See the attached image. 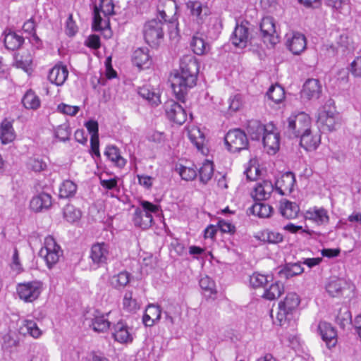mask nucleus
Returning a JSON list of instances; mask_svg holds the SVG:
<instances>
[{
	"label": "nucleus",
	"instance_id": "nucleus-62",
	"mask_svg": "<svg viewBox=\"0 0 361 361\" xmlns=\"http://www.w3.org/2000/svg\"><path fill=\"white\" fill-rule=\"evenodd\" d=\"M283 229L286 231H288V232H290L291 233H297L298 232H300V233H305L309 235H312L314 232L313 231L310 230V229H304L302 228V226H297L292 223H289L287 225H286L283 227Z\"/></svg>",
	"mask_w": 361,
	"mask_h": 361
},
{
	"label": "nucleus",
	"instance_id": "nucleus-22",
	"mask_svg": "<svg viewBox=\"0 0 361 361\" xmlns=\"http://www.w3.org/2000/svg\"><path fill=\"white\" fill-rule=\"evenodd\" d=\"M68 76V71L66 66L58 63L52 67L48 73L49 81L56 85L61 86L64 84Z\"/></svg>",
	"mask_w": 361,
	"mask_h": 361
},
{
	"label": "nucleus",
	"instance_id": "nucleus-46",
	"mask_svg": "<svg viewBox=\"0 0 361 361\" xmlns=\"http://www.w3.org/2000/svg\"><path fill=\"white\" fill-rule=\"evenodd\" d=\"M304 269L298 263L286 264L279 271L281 277L289 279L299 275L303 272Z\"/></svg>",
	"mask_w": 361,
	"mask_h": 361
},
{
	"label": "nucleus",
	"instance_id": "nucleus-59",
	"mask_svg": "<svg viewBox=\"0 0 361 361\" xmlns=\"http://www.w3.org/2000/svg\"><path fill=\"white\" fill-rule=\"evenodd\" d=\"M66 33L69 37L74 36L78 30L75 22L73 20V14H69L66 22Z\"/></svg>",
	"mask_w": 361,
	"mask_h": 361
},
{
	"label": "nucleus",
	"instance_id": "nucleus-18",
	"mask_svg": "<svg viewBox=\"0 0 361 361\" xmlns=\"http://www.w3.org/2000/svg\"><path fill=\"white\" fill-rule=\"evenodd\" d=\"M318 331L328 348L336 346L338 341L337 331L331 324L326 322H320L318 325Z\"/></svg>",
	"mask_w": 361,
	"mask_h": 361
},
{
	"label": "nucleus",
	"instance_id": "nucleus-16",
	"mask_svg": "<svg viewBox=\"0 0 361 361\" xmlns=\"http://www.w3.org/2000/svg\"><path fill=\"white\" fill-rule=\"evenodd\" d=\"M286 37V45L293 54H300L306 49L307 39L303 34L299 32H293L287 34Z\"/></svg>",
	"mask_w": 361,
	"mask_h": 361
},
{
	"label": "nucleus",
	"instance_id": "nucleus-9",
	"mask_svg": "<svg viewBox=\"0 0 361 361\" xmlns=\"http://www.w3.org/2000/svg\"><path fill=\"white\" fill-rule=\"evenodd\" d=\"M224 139L228 150L233 153L245 149L248 145L246 134L238 128L230 130Z\"/></svg>",
	"mask_w": 361,
	"mask_h": 361
},
{
	"label": "nucleus",
	"instance_id": "nucleus-1",
	"mask_svg": "<svg viewBox=\"0 0 361 361\" xmlns=\"http://www.w3.org/2000/svg\"><path fill=\"white\" fill-rule=\"evenodd\" d=\"M198 72V63L193 56L180 59V68L171 78V87L178 100L184 102L188 90L195 86Z\"/></svg>",
	"mask_w": 361,
	"mask_h": 361
},
{
	"label": "nucleus",
	"instance_id": "nucleus-10",
	"mask_svg": "<svg viewBox=\"0 0 361 361\" xmlns=\"http://www.w3.org/2000/svg\"><path fill=\"white\" fill-rule=\"evenodd\" d=\"M250 23L247 20H243L239 23H236L230 40L237 48L243 49L250 42Z\"/></svg>",
	"mask_w": 361,
	"mask_h": 361
},
{
	"label": "nucleus",
	"instance_id": "nucleus-51",
	"mask_svg": "<svg viewBox=\"0 0 361 361\" xmlns=\"http://www.w3.org/2000/svg\"><path fill=\"white\" fill-rule=\"evenodd\" d=\"M130 274L128 271H121L110 279L111 285L116 289L124 288L130 281Z\"/></svg>",
	"mask_w": 361,
	"mask_h": 361
},
{
	"label": "nucleus",
	"instance_id": "nucleus-34",
	"mask_svg": "<svg viewBox=\"0 0 361 361\" xmlns=\"http://www.w3.org/2000/svg\"><path fill=\"white\" fill-rule=\"evenodd\" d=\"M279 210L283 217L288 219H292L298 216L300 212V207L296 202L283 200L280 202Z\"/></svg>",
	"mask_w": 361,
	"mask_h": 361
},
{
	"label": "nucleus",
	"instance_id": "nucleus-56",
	"mask_svg": "<svg viewBox=\"0 0 361 361\" xmlns=\"http://www.w3.org/2000/svg\"><path fill=\"white\" fill-rule=\"evenodd\" d=\"M28 169L35 172H41L46 170L47 163L41 158H30L27 163Z\"/></svg>",
	"mask_w": 361,
	"mask_h": 361
},
{
	"label": "nucleus",
	"instance_id": "nucleus-7",
	"mask_svg": "<svg viewBox=\"0 0 361 361\" xmlns=\"http://www.w3.org/2000/svg\"><path fill=\"white\" fill-rule=\"evenodd\" d=\"M42 290L43 283L38 280L19 283L16 286V293L18 298L27 303L37 300Z\"/></svg>",
	"mask_w": 361,
	"mask_h": 361
},
{
	"label": "nucleus",
	"instance_id": "nucleus-27",
	"mask_svg": "<svg viewBox=\"0 0 361 361\" xmlns=\"http://www.w3.org/2000/svg\"><path fill=\"white\" fill-rule=\"evenodd\" d=\"M51 204V196L46 192H42L34 196L30 202V209L35 212L48 209Z\"/></svg>",
	"mask_w": 361,
	"mask_h": 361
},
{
	"label": "nucleus",
	"instance_id": "nucleus-13",
	"mask_svg": "<svg viewBox=\"0 0 361 361\" xmlns=\"http://www.w3.org/2000/svg\"><path fill=\"white\" fill-rule=\"evenodd\" d=\"M109 245L106 243H97L92 245L90 257L93 264L98 267L106 264L110 258Z\"/></svg>",
	"mask_w": 361,
	"mask_h": 361
},
{
	"label": "nucleus",
	"instance_id": "nucleus-3",
	"mask_svg": "<svg viewBox=\"0 0 361 361\" xmlns=\"http://www.w3.org/2000/svg\"><path fill=\"white\" fill-rule=\"evenodd\" d=\"M141 207H137L133 216L135 226L142 229H147L153 222L152 214L159 212V206L146 200L140 201Z\"/></svg>",
	"mask_w": 361,
	"mask_h": 361
},
{
	"label": "nucleus",
	"instance_id": "nucleus-26",
	"mask_svg": "<svg viewBox=\"0 0 361 361\" xmlns=\"http://www.w3.org/2000/svg\"><path fill=\"white\" fill-rule=\"evenodd\" d=\"M113 337L120 343H129L133 341V336L128 325L118 322L114 327Z\"/></svg>",
	"mask_w": 361,
	"mask_h": 361
},
{
	"label": "nucleus",
	"instance_id": "nucleus-32",
	"mask_svg": "<svg viewBox=\"0 0 361 361\" xmlns=\"http://www.w3.org/2000/svg\"><path fill=\"white\" fill-rule=\"evenodd\" d=\"M109 313L104 314L97 312L89 324L95 332H105L110 328L111 322L108 319Z\"/></svg>",
	"mask_w": 361,
	"mask_h": 361
},
{
	"label": "nucleus",
	"instance_id": "nucleus-44",
	"mask_svg": "<svg viewBox=\"0 0 361 361\" xmlns=\"http://www.w3.org/2000/svg\"><path fill=\"white\" fill-rule=\"evenodd\" d=\"M24 42V38L14 32H10L5 35L4 44L6 49L16 50Z\"/></svg>",
	"mask_w": 361,
	"mask_h": 361
},
{
	"label": "nucleus",
	"instance_id": "nucleus-37",
	"mask_svg": "<svg viewBox=\"0 0 361 361\" xmlns=\"http://www.w3.org/2000/svg\"><path fill=\"white\" fill-rule=\"evenodd\" d=\"M268 126H264L259 121H249L247 126V133L252 140H259L267 132Z\"/></svg>",
	"mask_w": 361,
	"mask_h": 361
},
{
	"label": "nucleus",
	"instance_id": "nucleus-38",
	"mask_svg": "<svg viewBox=\"0 0 361 361\" xmlns=\"http://www.w3.org/2000/svg\"><path fill=\"white\" fill-rule=\"evenodd\" d=\"M21 102L23 106L29 110H37L41 105V100L39 97L31 89L26 91Z\"/></svg>",
	"mask_w": 361,
	"mask_h": 361
},
{
	"label": "nucleus",
	"instance_id": "nucleus-60",
	"mask_svg": "<svg viewBox=\"0 0 361 361\" xmlns=\"http://www.w3.org/2000/svg\"><path fill=\"white\" fill-rule=\"evenodd\" d=\"M173 308L174 311L173 312L169 310L164 312L166 323L170 326L175 324L176 317L180 316V307L175 306Z\"/></svg>",
	"mask_w": 361,
	"mask_h": 361
},
{
	"label": "nucleus",
	"instance_id": "nucleus-35",
	"mask_svg": "<svg viewBox=\"0 0 361 361\" xmlns=\"http://www.w3.org/2000/svg\"><path fill=\"white\" fill-rule=\"evenodd\" d=\"M132 61L140 68H147L151 64L149 51L147 48H138L134 51Z\"/></svg>",
	"mask_w": 361,
	"mask_h": 361
},
{
	"label": "nucleus",
	"instance_id": "nucleus-58",
	"mask_svg": "<svg viewBox=\"0 0 361 361\" xmlns=\"http://www.w3.org/2000/svg\"><path fill=\"white\" fill-rule=\"evenodd\" d=\"M350 73L357 78H361V55L355 58L350 63Z\"/></svg>",
	"mask_w": 361,
	"mask_h": 361
},
{
	"label": "nucleus",
	"instance_id": "nucleus-21",
	"mask_svg": "<svg viewBox=\"0 0 361 361\" xmlns=\"http://www.w3.org/2000/svg\"><path fill=\"white\" fill-rule=\"evenodd\" d=\"M138 94L152 106H157L161 104L159 90L150 85H145L140 87Z\"/></svg>",
	"mask_w": 361,
	"mask_h": 361
},
{
	"label": "nucleus",
	"instance_id": "nucleus-2",
	"mask_svg": "<svg viewBox=\"0 0 361 361\" xmlns=\"http://www.w3.org/2000/svg\"><path fill=\"white\" fill-rule=\"evenodd\" d=\"M300 304V298L295 293H289L284 300L279 303L277 319L279 325L285 326L286 324L294 329L296 326L297 307Z\"/></svg>",
	"mask_w": 361,
	"mask_h": 361
},
{
	"label": "nucleus",
	"instance_id": "nucleus-14",
	"mask_svg": "<svg viewBox=\"0 0 361 361\" xmlns=\"http://www.w3.org/2000/svg\"><path fill=\"white\" fill-rule=\"evenodd\" d=\"M264 149L269 154H276L279 149L280 134L273 125H268L267 132L262 137Z\"/></svg>",
	"mask_w": 361,
	"mask_h": 361
},
{
	"label": "nucleus",
	"instance_id": "nucleus-53",
	"mask_svg": "<svg viewBox=\"0 0 361 361\" xmlns=\"http://www.w3.org/2000/svg\"><path fill=\"white\" fill-rule=\"evenodd\" d=\"M351 318V313L348 308H341L336 317V323L344 329L347 324H350Z\"/></svg>",
	"mask_w": 361,
	"mask_h": 361
},
{
	"label": "nucleus",
	"instance_id": "nucleus-12",
	"mask_svg": "<svg viewBox=\"0 0 361 361\" xmlns=\"http://www.w3.org/2000/svg\"><path fill=\"white\" fill-rule=\"evenodd\" d=\"M165 112L167 118L178 125L183 124L188 118L185 109L173 100L168 101L165 105Z\"/></svg>",
	"mask_w": 361,
	"mask_h": 361
},
{
	"label": "nucleus",
	"instance_id": "nucleus-19",
	"mask_svg": "<svg viewBox=\"0 0 361 361\" xmlns=\"http://www.w3.org/2000/svg\"><path fill=\"white\" fill-rule=\"evenodd\" d=\"M322 87L317 79L310 78L305 81L301 91L302 97L308 100L318 99L322 94Z\"/></svg>",
	"mask_w": 361,
	"mask_h": 361
},
{
	"label": "nucleus",
	"instance_id": "nucleus-41",
	"mask_svg": "<svg viewBox=\"0 0 361 361\" xmlns=\"http://www.w3.org/2000/svg\"><path fill=\"white\" fill-rule=\"evenodd\" d=\"M122 307L124 311L129 313H135L140 308V305L137 299L133 298L132 291L127 290L124 293L122 300Z\"/></svg>",
	"mask_w": 361,
	"mask_h": 361
},
{
	"label": "nucleus",
	"instance_id": "nucleus-20",
	"mask_svg": "<svg viewBox=\"0 0 361 361\" xmlns=\"http://www.w3.org/2000/svg\"><path fill=\"white\" fill-rule=\"evenodd\" d=\"M188 135L191 142L202 154H207L208 149L204 146L205 137L200 128L195 126L188 128Z\"/></svg>",
	"mask_w": 361,
	"mask_h": 361
},
{
	"label": "nucleus",
	"instance_id": "nucleus-63",
	"mask_svg": "<svg viewBox=\"0 0 361 361\" xmlns=\"http://www.w3.org/2000/svg\"><path fill=\"white\" fill-rule=\"evenodd\" d=\"M58 109L60 112L69 116H75L79 111V107L77 106H71L65 104H60L58 106Z\"/></svg>",
	"mask_w": 361,
	"mask_h": 361
},
{
	"label": "nucleus",
	"instance_id": "nucleus-30",
	"mask_svg": "<svg viewBox=\"0 0 361 361\" xmlns=\"http://www.w3.org/2000/svg\"><path fill=\"white\" fill-rule=\"evenodd\" d=\"M299 137L300 146L307 151L315 150L320 143V136L317 134L313 135L311 128L308 132L299 135Z\"/></svg>",
	"mask_w": 361,
	"mask_h": 361
},
{
	"label": "nucleus",
	"instance_id": "nucleus-31",
	"mask_svg": "<svg viewBox=\"0 0 361 361\" xmlns=\"http://www.w3.org/2000/svg\"><path fill=\"white\" fill-rule=\"evenodd\" d=\"M99 183L101 186L106 190V195L112 198H118L120 188L118 185L119 178L116 176L109 179L103 178L99 176Z\"/></svg>",
	"mask_w": 361,
	"mask_h": 361
},
{
	"label": "nucleus",
	"instance_id": "nucleus-11",
	"mask_svg": "<svg viewBox=\"0 0 361 361\" xmlns=\"http://www.w3.org/2000/svg\"><path fill=\"white\" fill-rule=\"evenodd\" d=\"M304 218L318 226H325L329 224V211L323 207L313 206L304 212Z\"/></svg>",
	"mask_w": 361,
	"mask_h": 361
},
{
	"label": "nucleus",
	"instance_id": "nucleus-29",
	"mask_svg": "<svg viewBox=\"0 0 361 361\" xmlns=\"http://www.w3.org/2000/svg\"><path fill=\"white\" fill-rule=\"evenodd\" d=\"M295 182L294 174L291 172H287L277 180L276 183V190L282 195L289 193L293 190Z\"/></svg>",
	"mask_w": 361,
	"mask_h": 361
},
{
	"label": "nucleus",
	"instance_id": "nucleus-50",
	"mask_svg": "<svg viewBox=\"0 0 361 361\" xmlns=\"http://www.w3.org/2000/svg\"><path fill=\"white\" fill-rule=\"evenodd\" d=\"M267 95L276 104H279L285 99L284 89L279 85H272L268 90Z\"/></svg>",
	"mask_w": 361,
	"mask_h": 361
},
{
	"label": "nucleus",
	"instance_id": "nucleus-43",
	"mask_svg": "<svg viewBox=\"0 0 361 361\" xmlns=\"http://www.w3.org/2000/svg\"><path fill=\"white\" fill-rule=\"evenodd\" d=\"M250 210L253 215L259 218H269L273 212L272 207L262 201L255 202Z\"/></svg>",
	"mask_w": 361,
	"mask_h": 361
},
{
	"label": "nucleus",
	"instance_id": "nucleus-39",
	"mask_svg": "<svg viewBox=\"0 0 361 361\" xmlns=\"http://www.w3.org/2000/svg\"><path fill=\"white\" fill-rule=\"evenodd\" d=\"M20 331L24 334H28L34 338H39L42 331L39 328L34 319H26L23 322Z\"/></svg>",
	"mask_w": 361,
	"mask_h": 361
},
{
	"label": "nucleus",
	"instance_id": "nucleus-5",
	"mask_svg": "<svg viewBox=\"0 0 361 361\" xmlns=\"http://www.w3.org/2000/svg\"><path fill=\"white\" fill-rule=\"evenodd\" d=\"M39 255L44 258L47 267L51 269L63 256V250L53 236L48 235L44 238Z\"/></svg>",
	"mask_w": 361,
	"mask_h": 361
},
{
	"label": "nucleus",
	"instance_id": "nucleus-4",
	"mask_svg": "<svg viewBox=\"0 0 361 361\" xmlns=\"http://www.w3.org/2000/svg\"><path fill=\"white\" fill-rule=\"evenodd\" d=\"M329 102L319 109L317 122L322 130L331 132L340 126L341 118L331 101Z\"/></svg>",
	"mask_w": 361,
	"mask_h": 361
},
{
	"label": "nucleus",
	"instance_id": "nucleus-42",
	"mask_svg": "<svg viewBox=\"0 0 361 361\" xmlns=\"http://www.w3.org/2000/svg\"><path fill=\"white\" fill-rule=\"evenodd\" d=\"M334 49H341L345 51L352 47V40L348 34L345 32H336L335 34V44L331 45Z\"/></svg>",
	"mask_w": 361,
	"mask_h": 361
},
{
	"label": "nucleus",
	"instance_id": "nucleus-52",
	"mask_svg": "<svg viewBox=\"0 0 361 361\" xmlns=\"http://www.w3.org/2000/svg\"><path fill=\"white\" fill-rule=\"evenodd\" d=\"M190 47L192 51L197 55L204 54L208 49V44L204 42V39L197 35L192 37Z\"/></svg>",
	"mask_w": 361,
	"mask_h": 361
},
{
	"label": "nucleus",
	"instance_id": "nucleus-47",
	"mask_svg": "<svg viewBox=\"0 0 361 361\" xmlns=\"http://www.w3.org/2000/svg\"><path fill=\"white\" fill-rule=\"evenodd\" d=\"M214 165L213 163L209 160H205L202 166L199 169L200 180L203 184L208 183L213 176Z\"/></svg>",
	"mask_w": 361,
	"mask_h": 361
},
{
	"label": "nucleus",
	"instance_id": "nucleus-55",
	"mask_svg": "<svg viewBox=\"0 0 361 361\" xmlns=\"http://www.w3.org/2000/svg\"><path fill=\"white\" fill-rule=\"evenodd\" d=\"M178 173L182 179L190 181L194 180L197 177V170L194 165L192 166H180L178 169Z\"/></svg>",
	"mask_w": 361,
	"mask_h": 361
},
{
	"label": "nucleus",
	"instance_id": "nucleus-25",
	"mask_svg": "<svg viewBox=\"0 0 361 361\" xmlns=\"http://www.w3.org/2000/svg\"><path fill=\"white\" fill-rule=\"evenodd\" d=\"M186 7L190 11V16L198 24L203 22L204 18L209 14V8L199 1H189Z\"/></svg>",
	"mask_w": 361,
	"mask_h": 361
},
{
	"label": "nucleus",
	"instance_id": "nucleus-6",
	"mask_svg": "<svg viewBox=\"0 0 361 361\" xmlns=\"http://www.w3.org/2000/svg\"><path fill=\"white\" fill-rule=\"evenodd\" d=\"M286 133L291 137H299L302 133L310 130V117L304 112L292 114L287 120Z\"/></svg>",
	"mask_w": 361,
	"mask_h": 361
},
{
	"label": "nucleus",
	"instance_id": "nucleus-24",
	"mask_svg": "<svg viewBox=\"0 0 361 361\" xmlns=\"http://www.w3.org/2000/svg\"><path fill=\"white\" fill-rule=\"evenodd\" d=\"M13 120L4 118L0 123V140L1 144L7 145L13 142L16 133L13 128Z\"/></svg>",
	"mask_w": 361,
	"mask_h": 361
},
{
	"label": "nucleus",
	"instance_id": "nucleus-49",
	"mask_svg": "<svg viewBox=\"0 0 361 361\" xmlns=\"http://www.w3.org/2000/svg\"><path fill=\"white\" fill-rule=\"evenodd\" d=\"M200 286L203 291L204 295L207 298H211L216 293L215 283L209 277L204 276L200 280Z\"/></svg>",
	"mask_w": 361,
	"mask_h": 361
},
{
	"label": "nucleus",
	"instance_id": "nucleus-17",
	"mask_svg": "<svg viewBox=\"0 0 361 361\" xmlns=\"http://www.w3.org/2000/svg\"><path fill=\"white\" fill-rule=\"evenodd\" d=\"M260 30L264 42L268 41L274 45L278 42L274 20L272 17L267 16L262 18L260 23Z\"/></svg>",
	"mask_w": 361,
	"mask_h": 361
},
{
	"label": "nucleus",
	"instance_id": "nucleus-64",
	"mask_svg": "<svg viewBox=\"0 0 361 361\" xmlns=\"http://www.w3.org/2000/svg\"><path fill=\"white\" fill-rule=\"evenodd\" d=\"M145 311L152 317L155 321H159L161 318V310L159 306L155 305H149Z\"/></svg>",
	"mask_w": 361,
	"mask_h": 361
},
{
	"label": "nucleus",
	"instance_id": "nucleus-33",
	"mask_svg": "<svg viewBox=\"0 0 361 361\" xmlns=\"http://www.w3.org/2000/svg\"><path fill=\"white\" fill-rule=\"evenodd\" d=\"M255 238L264 243L277 244L283 241V235L274 231L264 229L258 232L255 235Z\"/></svg>",
	"mask_w": 361,
	"mask_h": 361
},
{
	"label": "nucleus",
	"instance_id": "nucleus-45",
	"mask_svg": "<svg viewBox=\"0 0 361 361\" xmlns=\"http://www.w3.org/2000/svg\"><path fill=\"white\" fill-rule=\"evenodd\" d=\"M283 291V286L279 282L272 283L264 288L262 297L266 300H273L278 298Z\"/></svg>",
	"mask_w": 361,
	"mask_h": 361
},
{
	"label": "nucleus",
	"instance_id": "nucleus-61",
	"mask_svg": "<svg viewBox=\"0 0 361 361\" xmlns=\"http://www.w3.org/2000/svg\"><path fill=\"white\" fill-rule=\"evenodd\" d=\"M138 183L144 187L145 189L149 190L152 188L154 183V178L145 175V174H138L137 175Z\"/></svg>",
	"mask_w": 361,
	"mask_h": 361
},
{
	"label": "nucleus",
	"instance_id": "nucleus-8",
	"mask_svg": "<svg viewBox=\"0 0 361 361\" xmlns=\"http://www.w3.org/2000/svg\"><path fill=\"white\" fill-rule=\"evenodd\" d=\"M163 26V21L157 19L149 20L144 25V38L151 47L158 46L161 42L164 35Z\"/></svg>",
	"mask_w": 361,
	"mask_h": 361
},
{
	"label": "nucleus",
	"instance_id": "nucleus-15",
	"mask_svg": "<svg viewBox=\"0 0 361 361\" xmlns=\"http://www.w3.org/2000/svg\"><path fill=\"white\" fill-rule=\"evenodd\" d=\"M114 5L112 0H100L99 6H94L93 11V27L95 30H100L103 28L102 25V18L100 13L105 16L114 14Z\"/></svg>",
	"mask_w": 361,
	"mask_h": 361
},
{
	"label": "nucleus",
	"instance_id": "nucleus-48",
	"mask_svg": "<svg viewBox=\"0 0 361 361\" xmlns=\"http://www.w3.org/2000/svg\"><path fill=\"white\" fill-rule=\"evenodd\" d=\"M77 188V185L72 180H64L59 188V197L70 198L73 197L76 193Z\"/></svg>",
	"mask_w": 361,
	"mask_h": 361
},
{
	"label": "nucleus",
	"instance_id": "nucleus-40",
	"mask_svg": "<svg viewBox=\"0 0 361 361\" xmlns=\"http://www.w3.org/2000/svg\"><path fill=\"white\" fill-rule=\"evenodd\" d=\"M272 281L273 276L271 275L255 272L250 276V284L253 288H262L264 289Z\"/></svg>",
	"mask_w": 361,
	"mask_h": 361
},
{
	"label": "nucleus",
	"instance_id": "nucleus-54",
	"mask_svg": "<svg viewBox=\"0 0 361 361\" xmlns=\"http://www.w3.org/2000/svg\"><path fill=\"white\" fill-rule=\"evenodd\" d=\"M63 216L67 221L73 223L80 219L81 213L73 205L68 204L63 209Z\"/></svg>",
	"mask_w": 361,
	"mask_h": 361
},
{
	"label": "nucleus",
	"instance_id": "nucleus-57",
	"mask_svg": "<svg viewBox=\"0 0 361 361\" xmlns=\"http://www.w3.org/2000/svg\"><path fill=\"white\" fill-rule=\"evenodd\" d=\"M243 106L242 96L239 94L230 97L228 99V110L230 112H235Z\"/></svg>",
	"mask_w": 361,
	"mask_h": 361
},
{
	"label": "nucleus",
	"instance_id": "nucleus-36",
	"mask_svg": "<svg viewBox=\"0 0 361 361\" xmlns=\"http://www.w3.org/2000/svg\"><path fill=\"white\" fill-rule=\"evenodd\" d=\"M347 281L343 279L333 278L326 286V290L332 297H337L343 294V291L348 287Z\"/></svg>",
	"mask_w": 361,
	"mask_h": 361
},
{
	"label": "nucleus",
	"instance_id": "nucleus-23",
	"mask_svg": "<svg viewBox=\"0 0 361 361\" xmlns=\"http://www.w3.org/2000/svg\"><path fill=\"white\" fill-rule=\"evenodd\" d=\"M273 190L274 186L271 182L263 180L257 183L251 195L255 202H262L269 199Z\"/></svg>",
	"mask_w": 361,
	"mask_h": 361
},
{
	"label": "nucleus",
	"instance_id": "nucleus-28",
	"mask_svg": "<svg viewBox=\"0 0 361 361\" xmlns=\"http://www.w3.org/2000/svg\"><path fill=\"white\" fill-rule=\"evenodd\" d=\"M104 154L114 166L119 169L123 168L127 163L126 159L122 157L119 148L115 145H107Z\"/></svg>",
	"mask_w": 361,
	"mask_h": 361
}]
</instances>
